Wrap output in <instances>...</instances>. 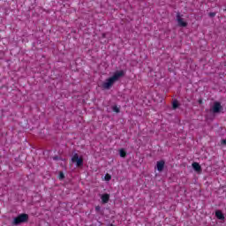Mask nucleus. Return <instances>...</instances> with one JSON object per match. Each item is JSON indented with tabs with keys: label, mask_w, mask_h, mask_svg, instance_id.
Listing matches in <instances>:
<instances>
[{
	"label": "nucleus",
	"mask_w": 226,
	"mask_h": 226,
	"mask_svg": "<svg viewBox=\"0 0 226 226\" xmlns=\"http://www.w3.org/2000/svg\"><path fill=\"white\" fill-rule=\"evenodd\" d=\"M101 207L100 206L95 207V211H100Z\"/></svg>",
	"instance_id": "obj_16"
},
{
	"label": "nucleus",
	"mask_w": 226,
	"mask_h": 226,
	"mask_svg": "<svg viewBox=\"0 0 226 226\" xmlns=\"http://www.w3.org/2000/svg\"><path fill=\"white\" fill-rule=\"evenodd\" d=\"M72 163H76L77 167H82L84 165V160L79 157V154H74L72 157Z\"/></svg>",
	"instance_id": "obj_3"
},
{
	"label": "nucleus",
	"mask_w": 226,
	"mask_h": 226,
	"mask_svg": "<svg viewBox=\"0 0 226 226\" xmlns=\"http://www.w3.org/2000/svg\"><path fill=\"white\" fill-rule=\"evenodd\" d=\"M103 204H107V202H109V200L110 199V195L109 194H102L101 197Z\"/></svg>",
	"instance_id": "obj_8"
},
{
	"label": "nucleus",
	"mask_w": 226,
	"mask_h": 226,
	"mask_svg": "<svg viewBox=\"0 0 226 226\" xmlns=\"http://www.w3.org/2000/svg\"><path fill=\"white\" fill-rule=\"evenodd\" d=\"M192 169L196 172H202V167H200V164H199V162H193L192 163Z\"/></svg>",
	"instance_id": "obj_7"
},
{
	"label": "nucleus",
	"mask_w": 226,
	"mask_h": 226,
	"mask_svg": "<svg viewBox=\"0 0 226 226\" xmlns=\"http://www.w3.org/2000/svg\"><path fill=\"white\" fill-rule=\"evenodd\" d=\"M177 21L180 27H186V26H188V23H186V21H185V19L181 18L179 14L177 15Z\"/></svg>",
	"instance_id": "obj_5"
},
{
	"label": "nucleus",
	"mask_w": 226,
	"mask_h": 226,
	"mask_svg": "<svg viewBox=\"0 0 226 226\" xmlns=\"http://www.w3.org/2000/svg\"><path fill=\"white\" fill-rule=\"evenodd\" d=\"M53 160H59V157L54 156V157H53Z\"/></svg>",
	"instance_id": "obj_17"
},
{
	"label": "nucleus",
	"mask_w": 226,
	"mask_h": 226,
	"mask_svg": "<svg viewBox=\"0 0 226 226\" xmlns=\"http://www.w3.org/2000/svg\"><path fill=\"white\" fill-rule=\"evenodd\" d=\"M173 109H177L179 107V104L177 103V101H174L172 104Z\"/></svg>",
	"instance_id": "obj_11"
},
{
	"label": "nucleus",
	"mask_w": 226,
	"mask_h": 226,
	"mask_svg": "<svg viewBox=\"0 0 226 226\" xmlns=\"http://www.w3.org/2000/svg\"><path fill=\"white\" fill-rule=\"evenodd\" d=\"M216 15V13H215V12H210L209 13V17H215Z\"/></svg>",
	"instance_id": "obj_15"
},
{
	"label": "nucleus",
	"mask_w": 226,
	"mask_h": 226,
	"mask_svg": "<svg viewBox=\"0 0 226 226\" xmlns=\"http://www.w3.org/2000/svg\"><path fill=\"white\" fill-rule=\"evenodd\" d=\"M105 179H106V181H110V179H112V177H110V175L107 174L105 176Z\"/></svg>",
	"instance_id": "obj_14"
},
{
	"label": "nucleus",
	"mask_w": 226,
	"mask_h": 226,
	"mask_svg": "<svg viewBox=\"0 0 226 226\" xmlns=\"http://www.w3.org/2000/svg\"><path fill=\"white\" fill-rule=\"evenodd\" d=\"M164 167H165V161L162 160V161L157 162L156 169H157L158 172L163 171Z\"/></svg>",
	"instance_id": "obj_6"
},
{
	"label": "nucleus",
	"mask_w": 226,
	"mask_h": 226,
	"mask_svg": "<svg viewBox=\"0 0 226 226\" xmlns=\"http://www.w3.org/2000/svg\"><path fill=\"white\" fill-rule=\"evenodd\" d=\"M121 77H124V71H117L112 77L102 83L103 89H110V87L114 86V83L117 82Z\"/></svg>",
	"instance_id": "obj_1"
},
{
	"label": "nucleus",
	"mask_w": 226,
	"mask_h": 226,
	"mask_svg": "<svg viewBox=\"0 0 226 226\" xmlns=\"http://www.w3.org/2000/svg\"><path fill=\"white\" fill-rule=\"evenodd\" d=\"M29 220V215L27 214H20L19 216L13 219V225H20V223H26Z\"/></svg>",
	"instance_id": "obj_2"
},
{
	"label": "nucleus",
	"mask_w": 226,
	"mask_h": 226,
	"mask_svg": "<svg viewBox=\"0 0 226 226\" xmlns=\"http://www.w3.org/2000/svg\"><path fill=\"white\" fill-rule=\"evenodd\" d=\"M215 216L218 218V220H225V216L223 215V213L222 211L218 210L215 212Z\"/></svg>",
	"instance_id": "obj_9"
},
{
	"label": "nucleus",
	"mask_w": 226,
	"mask_h": 226,
	"mask_svg": "<svg viewBox=\"0 0 226 226\" xmlns=\"http://www.w3.org/2000/svg\"><path fill=\"white\" fill-rule=\"evenodd\" d=\"M222 144H226V140L225 139L222 140Z\"/></svg>",
	"instance_id": "obj_18"
},
{
	"label": "nucleus",
	"mask_w": 226,
	"mask_h": 226,
	"mask_svg": "<svg viewBox=\"0 0 226 226\" xmlns=\"http://www.w3.org/2000/svg\"><path fill=\"white\" fill-rule=\"evenodd\" d=\"M58 177L61 180L64 179V173H63V171H60Z\"/></svg>",
	"instance_id": "obj_13"
},
{
	"label": "nucleus",
	"mask_w": 226,
	"mask_h": 226,
	"mask_svg": "<svg viewBox=\"0 0 226 226\" xmlns=\"http://www.w3.org/2000/svg\"><path fill=\"white\" fill-rule=\"evenodd\" d=\"M222 110H223L222 103L218 102H214V105L212 107V112H214V114H219V112H222Z\"/></svg>",
	"instance_id": "obj_4"
},
{
	"label": "nucleus",
	"mask_w": 226,
	"mask_h": 226,
	"mask_svg": "<svg viewBox=\"0 0 226 226\" xmlns=\"http://www.w3.org/2000/svg\"><path fill=\"white\" fill-rule=\"evenodd\" d=\"M119 154H120L121 158L126 157V152L124 151V149H120Z\"/></svg>",
	"instance_id": "obj_10"
},
{
	"label": "nucleus",
	"mask_w": 226,
	"mask_h": 226,
	"mask_svg": "<svg viewBox=\"0 0 226 226\" xmlns=\"http://www.w3.org/2000/svg\"><path fill=\"white\" fill-rule=\"evenodd\" d=\"M113 111L117 112V114H119L120 109H119V108L117 106H113Z\"/></svg>",
	"instance_id": "obj_12"
}]
</instances>
